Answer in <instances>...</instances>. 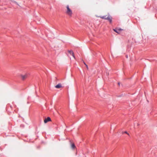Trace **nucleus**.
I'll return each instance as SVG.
<instances>
[{
	"label": "nucleus",
	"instance_id": "f257e3e1",
	"mask_svg": "<svg viewBox=\"0 0 157 157\" xmlns=\"http://www.w3.org/2000/svg\"><path fill=\"white\" fill-rule=\"evenodd\" d=\"M100 17L102 19L108 20L110 23H111L112 22V17L109 14L107 17V15H105Z\"/></svg>",
	"mask_w": 157,
	"mask_h": 157
},
{
	"label": "nucleus",
	"instance_id": "f03ea898",
	"mask_svg": "<svg viewBox=\"0 0 157 157\" xmlns=\"http://www.w3.org/2000/svg\"><path fill=\"white\" fill-rule=\"evenodd\" d=\"M67 13L69 15H71L72 14V11L71 9L69 8V6L67 5Z\"/></svg>",
	"mask_w": 157,
	"mask_h": 157
},
{
	"label": "nucleus",
	"instance_id": "7ed1b4c3",
	"mask_svg": "<svg viewBox=\"0 0 157 157\" xmlns=\"http://www.w3.org/2000/svg\"><path fill=\"white\" fill-rule=\"evenodd\" d=\"M51 121V118L49 117H48L47 118H45L44 120V122L45 123H46L48 121Z\"/></svg>",
	"mask_w": 157,
	"mask_h": 157
},
{
	"label": "nucleus",
	"instance_id": "20e7f679",
	"mask_svg": "<svg viewBox=\"0 0 157 157\" xmlns=\"http://www.w3.org/2000/svg\"><path fill=\"white\" fill-rule=\"evenodd\" d=\"M68 52L69 53V54L71 55H72L75 59V57L74 55V53L71 50H68Z\"/></svg>",
	"mask_w": 157,
	"mask_h": 157
},
{
	"label": "nucleus",
	"instance_id": "39448f33",
	"mask_svg": "<svg viewBox=\"0 0 157 157\" xmlns=\"http://www.w3.org/2000/svg\"><path fill=\"white\" fill-rule=\"evenodd\" d=\"M62 87V85L59 83L55 86V87L59 89Z\"/></svg>",
	"mask_w": 157,
	"mask_h": 157
},
{
	"label": "nucleus",
	"instance_id": "423d86ee",
	"mask_svg": "<svg viewBox=\"0 0 157 157\" xmlns=\"http://www.w3.org/2000/svg\"><path fill=\"white\" fill-rule=\"evenodd\" d=\"M27 75H21V77L22 78V79L23 80H24L27 77Z\"/></svg>",
	"mask_w": 157,
	"mask_h": 157
},
{
	"label": "nucleus",
	"instance_id": "0eeeda50",
	"mask_svg": "<svg viewBox=\"0 0 157 157\" xmlns=\"http://www.w3.org/2000/svg\"><path fill=\"white\" fill-rule=\"evenodd\" d=\"M71 148L72 149H74L75 148V146L74 143H71Z\"/></svg>",
	"mask_w": 157,
	"mask_h": 157
},
{
	"label": "nucleus",
	"instance_id": "6e6552de",
	"mask_svg": "<svg viewBox=\"0 0 157 157\" xmlns=\"http://www.w3.org/2000/svg\"><path fill=\"white\" fill-rule=\"evenodd\" d=\"M125 94H122L121 95H117V97H124V96L125 95Z\"/></svg>",
	"mask_w": 157,
	"mask_h": 157
},
{
	"label": "nucleus",
	"instance_id": "1a4fd4ad",
	"mask_svg": "<svg viewBox=\"0 0 157 157\" xmlns=\"http://www.w3.org/2000/svg\"><path fill=\"white\" fill-rule=\"evenodd\" d=\"M113 30L116 33L118 34H119L120 33L118 32V29H114Z\"/></svg>",
	"mask_w": 157,
	"mask_h": 157
},
{
	"label": "nucleus",
	"instance_id": "9d476101",
	"mask_svg": "<svg viewBox=\"0 0 157 157\" xmlns=\"http://www.w3.org/2000/svg\"><path fill=\"white\" fill-rule=\"evenodd\" d=\"M124 133H126V134H128V135H129V133L128 132L126 131H124Z\"/></svg>",
	"mask_w": 157,
	"mask_h": 157
},
{
	"label": "nucleus",
	"instance_id": "9b49d317",
	"mask_svg": "<svg viewBox=\"0 0 157 157\" xmlns=\"http://www.w3.org/2000/svg\"><path fill=\"white\" fill-rule=\"evenodd\" d=\"M118 31H121L123 30V29H121V28H119V29H118Z\"/></svg>",
	"mask_w": 157,
	"mask_h": 157
},
{
	"label": "nucleus",
	"instance_id": "f8f14e48",
	"mask_svg": "<svg viewBox=\"0 0 157 157\" xmlns=\"http://www.w3.org/2000/svg\"><path fill=\"white\" fill-rule=\"evenodd\" d=\"M21 127H24V125L23 124H21L20 126Z\"/></svg>",
	"mask_w": 157,
	"mask_h": 157
},
{
	"label": "nucleus",
	"instance_id": "ddd939ff",
	"mask_svg": "<svg viewBox=\"0 0 157 157\" xmlns=\"http://www.w3.org/2000/svg\"><path fill=\"white\" fill-rule=\"evenodd\" d=\"M118 85L119 86H120V82H118Z\"/></svg>",
	"mask_w": 157,
	"mask_h": 157
},
{
	"label": "nucleus",
	"instance_id": "4468645a",
	"mask_svg": "<svg viewBox=\"0 0 157 157\" xmlns=\"http://www.w3.org/2000/svg\"><path fill=\"white\" fill-rule=\"evenodd\" d=\"M126 58H128V55H126Z\"/></svg>",
	"mask_w": 157,
	"mask_h": 157
},
{
	"label": "nucleus",
	"instance_id": "2eb2a0df",
	"mask_svg": "<svg viewBox=\"0 0 157 157\" xmlns=\"http://www.w3.org/2000/svg\"><path fill=\"white\" fill-rule=\"evenodd\" d=\"M83 63H84V64H85V65H86V63H85L84 61H83Z\"/></svg>",
	"mask_w": 157,
	"mask_h": 157
},
{
	"label": "nucleus",
	"instance_id": "dca6fc26",
	"mask_svg": "<svg viewBox=\"0 0 157 157\" xmlns=\"http://www.w3.org/2000/svg\"><path fill=\"white\" fill-rule=\"evenodd\" d=\"M30 98V97H28V99H29V98Z\"/></svg>",
	"mask_w": 157,
	"mask_h": 157
},
{
	"label": "nucleus",
	"instance_id": "f3484780",
	"mask_svg": "<svg viewBox=\"0 0 157 157\" xmlns=\"http://www.w3.org/2000/svg\"><path fill=\"white\" fill-rule=\"evenodd\" d=\"M85 65L86 66V67L88 68V66L86 64Z\"/></svg>",
	"mask_w": 157,
	"mask_h": 157
}]
</instances>
